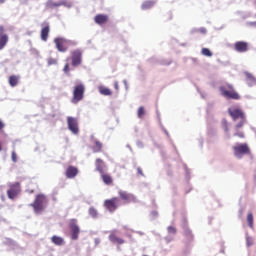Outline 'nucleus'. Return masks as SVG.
<instances>
[{
	"instance_id": "nucleus-18",
	"label": "nucleus",
	"mask_w": 256,
	"mask_h": 256,
	"mask_svg": "<svg viewBox=\"0 0 256 256\" xmlns=\"http://www.w3.org/2000/svg\"><path fill=\"white\" fill-rule=\"evenodd\" d=\"M168 235L165 237L167 243H171L174 239L175 235L177 234V229L173 226H168L167 228Z\"/></svg>"
},
{
	"instance_id": "nucleus-9",
	"label": "nucleus",
	"mask_w": 256,
	"mask_h": 256,
	"mask_svg": "<svg viewBox=\"0 0 256 256\" xmlns=\"http://www.w3.org/2000/svg\"><path fill=\"white\" fill-rule=\"evenodd\" d=\"M49 33H51V25L49 22H43L41 24L40 38L42 41L47 42L49 39Z\"/></svg>"
},
{
	"instance_id": "nucleus-33",
	"label": "nucleus",
	"mask_w": 256,
	"mask_h": 256,
	"mask_svg": "<svg viewBox=\"0 0 256 256\" xmlns=\"http://www.w3.org/2000/svg\"><path fill=\"white\" fill-rule=\"evenodd\" d=\"M246 245L247 247H251L253 245V238H251V236L248 234H246Z\"/></svg>"
},
{
	"instance_id": "nucleus-22",
	"label": "nucleus",
	"mask_w": 256,
	"mask_h": 256,
	"mask_svg": "<svg viewBox=\"0 0 256 256\" xmlns=\"http://www.w3.org/2000/svg\"><path fill=\"white\" fill-rule=\"evenodd\" d=\"M95 165H96V171H99L101 175H103L106 169L105 162H103V160L98 158L96 159Z\"/></svg>"
},
{
	"instance_id": "nucleus-32",
	"label": "nucleus",
	"mask_w": 256,
	"mask_h": 256,
	"mask_svg": "<svg viewBox=\"0 0 256 256\" xmlns=\"http://www.w3.org/2000/svg\"><path fill=\"white\" fill-rule=\"evenodd\" d=\"M89 215L93 219H97V215H98L97 210L95 208H90L89 209Z\"/></svg>"
},
{
	"instance_id": "nucleus-19",
	"label": "nucleus",
	"mask_w": 256,
	"mask_h": 256,
	"mask_svg": "<svg viewBox=\"0 0 256 256\" xmlns=\"http://www.w3.org/2000/svg\"><path fill=\"white\" fill-rule=\"evenodd\" d=\"M94 21L97 25H105V23L109 21V16L105 14H98L95 16Z\"/></svg>"
},
{
	"instance_id": "nucleus-4",
	"label": "nucleus",
	"mask_w": 256,
	"mask_h": 256,
	"mask_svg": "<svg viewBox=\"0 0 256 256\" xmlns=\"http://www.w3.org/2000/svg\"><path fill=\"white\" fill-rule=\"evenodd\" d=\"M219 91L221 93V96L225 97V99H234L236 101L241 99L239 93L233 90L232 85L220 86Z\"/></svg>"
},
{
	"instance_id": "nucleus-48",
	"label": "nucleus",
	"mask_w": 256,
	"mask_h": 256,
	"mask_svg": "<svg viewBox=\"0 0 256 256\" xmlns=\"http://www.w3.org/2000/svg\"><path fill=\"white\" fill-rule=\"evenodd\" d=\"M187 235H191V231L190 230L187 231Z\"/></svg>"
},
{
	"instance_id": "nucleus-47",
	"label": "nucleus",
	"mask_w": 256,
	"mask_h": 256,
	"mask_svg": "<svg viewBox=\"0 0 256 256\" xmlns=\"http://www.w3.org/2000/svg\"><path fill=\"white\" fill-rule=\"evenodd\" d=\"M5 3V0H0V5Z\"/></svg>"
},
{
	"instance_id": "nucleus-12",
	"label": "nucleus",
	"mask_w": 256,
	"mask_h": 256,
	"mask_svg": "<svg viewBox=\"0 0 256 256\" xmlns=\"http://www.w3.org/2000/svg\"><path fill=\"white\" fill-rule=\"evenodd\" d=\"M234 49L237 53H247V51H249V43L245 41H238L234 44Z\"/></svg>"
},
{
	"instance_id": "nucleus-17",
	"label": "nucleus",
	"mask_w": 256,
	"mask_h": 256,
	"mask_svg": "<svg viewBox=\"0 0 256 256\" xmlns=\"http://www.w3.org/2000/svg\"><path fill=\"white\" fill-rule=\"evenodd\" d=\"M82 57H83V54L81 53V51L76 50V51L72 52V64L73 65L81 64Z\"/></svg>"
},
{
	"instance_id": "nucleus-28",
	"label": "nucleus",
	"mask_w": 256,
	"mask_h": 256,
	"mask_svg": "<svg viewBox=\"0 0 256 256\" xmlns=\"http://www.w3.org/2000/svg\"><path fill=\"white\" fill-rule=\"evenodd\" d=\"M102 147H103V144H101V142H99V141H96L95 145L93 147L94 153H99V151H101Z\"/></svg>"
},
{
	"instance_id": "nucleus-39",
	"label": "nucleus",
	"mask_w": 256,
	"mask_h": 256,
	"mask_svg": "<svg viewBox=\"0 0 256 256\" xmlns=\"http://www.w3.org/2000/svg\"><path fill=\"white\" fill-rule=\"evenodd\" d=\"M94 243H95V245H99V243H101V239L95 238Z\"/></svg>"
},
{
	"instance_id": "nucleus-11",
	"label": "nucleus",
	"mask_w": 256,
	"mask_h": 256,
	"mask_svg": "<svg viewBox=\"0 0 256 256\" xmlns=\"http://www.w3.org/2000/svg\"><path fill=\"white\" fill-rule=\"evenodd\" d=\"M104 205L110 213H113L119 207V198H112L110 200H105Z\"/></svg>"
},
{
	"instance_id": "nucleus-1",
	"label": "nucleus",
	"mask_w": 256,
	"mask_h": 256,
	"mask_svg": "<svg viewBox=\"0 0 256 256\" xmlns=\"http://www.w3.org/2000/svg\"><path fill=\"white\" fill-rule=\"evenodd\" d=\"M235 159H243L245 155H251V148L248 143H236L232 146Z\"/></svg>"
},
{
	"instance_id": "nucleus-31",
	"label": "nucleus",
	"mask_w": 256,
	"mask_h": 256,
	"mask_svg": "<svg viewBox=\"0 0 256 256\" xmlns=\"http://www.w3.org/2000/svg\"><path fill=\"white\" fill-rule=\"evenodd\" d=\"M247 223H248V227H250V229H253V214L249 213L247 215Z\"/></svg>"
},
{
	"instance_id": "nucleus-13",
	"label": "nucleus",
	"mask_w": 256,
	"mask_h": 256,
	"mask_svg": "<svg viewBox=\"0 0 256 256\" xmlns=\"http://www.w3.org/2000/svg\"><path fill=\"white\" fill-rule=\"evenodd\" d=\"M19 191H21V188L19 187V183H14L10 186V189L7 191V195L9 199H15L17 195H19Z\"/></svg>"
},
{
	"instance_id": "nucleus-38",
	"label": "nucleus",
	"mask_w": 256,
	"mask_h": 256,
	"mask_svg": "<svg viewBox=\"0 0 256 256\" xmlns=\"http://www.w3.org/2000/svg\"><path fill=\"white\" fill-rule=\"evenodd\" d=\"M63 71H64V73H65L66 75H69V65H66V66L64 67Z\"/></svg>"
},
{
	"instance_id": "nucleus-16",
	"label": "nucleus",
	"mask_w": 256,
	"mask_h": 256,
	"mask_svg": "<svg viewBox=\"0 0 256 256\" xmlns=\"http://www.w3.org/2000/svg\"><path fill=\"white\" fill-rule=\"evenodd\" d=\"M78 173H79V169H77V167H75V166H69L66 169L67 179H75V177H77Z\"/></svg>"
},
{
	"instance_id": "nucleus-40",
	"label": "nucleus",
	"mask_w": 256,
	"mask_h": 256,
	"mask_svg": "<svg viewBox=\"0 0 256 256\" xmlns=\"http://www.w3.org/2000/svg\"><path fill=\"white\" fill-rule=\"evenodd\" d=\"M114 87H115L116 91H119V82H115Z\"/></svg>"
},
{
	"instance_id": "nucleus-35",
	"label": "nucleus",
	"mask_w": 256,
	"mask_h": 256,
	"mask_svg": "<svg viewBox=\"0 0 256 256\" xmlns=\"http://www.w3.org/2000/svg\"><path fill=\"white\" fill-rule=\"evenodd\" d=\"M56 63H57V59L50 58L48 60V65H56Z\"/></svg>"
},
{
	"instance_id": "nucleus-44",
	"label": "nucleus",
	"mask_w": 256,
	"mask_h": 256,
	"mask_svg": "<svg viewBox=\"0 0 256 256\" xmlns=\"http://www.w3.org/2000/svg\"><path fill=\"white\" fill-rule=\"evenodd\" d=\"M201 32H202V33H207V30H206L205 28H203V29L201 30Z\"/></svg>"
},
{
	"instance_id": "nucleus-43",
	"label": "nucleus",
	"mask_w": 256,
	"mask_h": 256,
	"mask_svg": "<svg viewBox=\"0 0 256 256\" xmlns=\"http://www.w3.org/2000/svg\"><path fill=\"white\" fill-rule=\"evenodd\" d=\"M136 233H138V235H145V233H143L141 231H137Z\"/></svg>"
},
{
	"instance_id": "nucleus-21",
	"label": "nucleus",
	"mask_w": 256,
	"mask_h": 256,
	"mask_svg": "<svg viewBox=\"0 0 256 256\" xmlns=\"http://www.w3.org/2000/svg\"><path fill=\"white\" fill-rule=\"evenodd\" d=\"M51 242L54 245H57L58 247H63L65 245V239H63L61 236L54 235L51 237Z\"/></svg>"
},
{
	"instance_id": "nucleus-7",
	"label": "nucleus",
	"mask_w": 256,
	"mask_h": 256,
	"mask_svg": "<svg viewBox=\"0 0 256 256\" xmlns=\"http://www.w3.org/2000/svg\"><path fill=\"white\" fill-rule=\"evenodd\" d=\"M67 125H68L69 131H71L73 135L79 134V120L77 118L68 116Z\"/></svg>"
},
{
	"instance_id": "nucleus-45",
	"label": "nucleus",
	"mask_w": 256,
	"mask_h": 256,
	"mask_svg": "<svg viewBox=\"0 0 256 256\" xmlns=\"http://www.w3.org/2000/svg\"><path fill=\"white\" fill-rule=\"evenodd\" d=\"M123 83H124V85H125V87L127 89V80H124Z\"/></svg>"
},
{
	"instance_id": "nucleus-15",
	"label": "nucleus",
	"mask_w": 256,
	"mask_h": 256,
	"mask_svg": "<svg viewBox=\"0 0 256 256\" xmlns=\"http://www.w3.org/2000/svg\"><path fill=\"white\" fill-rule=\"evenodd\" d=\"M108 239L112 245H123L125 243L123 238L116 236L115 231H110Z\"/></svg>"
},
{
	"instance_id": "nucleus-10",
	"label": "nucleus",
	"mask_w": 256,
	"mask_h": 256,
	"mask_svg": "<svg viewBox=\"0 0 256 256\" xmlns=\"http://www.w3.org/2000/svg\"><path fill=\"white\" fill-rule=\"evenodd\" d=\"M9 43V35L5 34V27L0 26V51H3Z\"/></svg>"
},
{
	"instance_id": "nucleus-26",
	"label": "nucleus",
	"mask_w": 256,
	"mask_h": 256,
	"mask_svg": "<svg viewBox=\"0 0 256 256\" xmlns=\"http://www.w3.org/2000/svg\"><path fill=\"white\" fill-rule=\"evenodd\" d=\"M153 5H155V3H153V1H145L142 4V9L145 11L147 9H151V7H153Z\"/></svg>"
},
{
	"instance_id": "nucleus-29",
	"label": "nucleus",
	"mask_w": 256,
	"mask_h": 256,
	"mask_svg": "<svg viewBox=\"0 0 256 256\" xmlns=\"http://www.w3.org/2000/svg\"><path fill=\"white\" fill-rule=\"evenodd\" d=\"M201 53L204 55V57H213V53L211 50H209V48H202Z\"/></svg>"
},
{
	"instance_id": "nucleus-6",
	"label": "nucleus",
	"mask_w": 256,
	"mask_h": 256,
	"mask_svg": "<svg viewBox=\"0 0 256 256\" xmlns=\"http://www.w3.org/2000/svg\"><path fill=\"white\" fill-rule=\"evenodd\" d=\"M54 43L57 50L61 53H65V51H67V49L69 48V45H75V43H73L71 40L62 37L55 38Z\"/></svg>"
},
{
	"instance_id": "nucleus-36",
	"label": "nucleus",
	"mask_w": 256,
	"mask_h": 256,
	"mask_svg": "<svg viewBox=\"0 0 256 256\" xmlns=\"http://www.w3.org/2000/svg\"><path fill=\"white\" fill-rule=\"evenodd\" d=\"M12 161L13 163H17V154L15 152H12Z\"/></svg>"
},
{
	"instance_id": "nucleus-14",
	"label": "nucleus",
	"mask_w": 256,
	"mask_h": 256,
	"mask_svg": "<svg viewBox=\"0 0 256 256\" xmlns=\"http://www.w3.org/2000/svg\"><path fill=\"white\" fill-rule=\"evenodd\" d=\"M120 198L126 203H137V198L133 194H129L126 191H119Z\"/></svg>"
},
{
	"instance_id": "nucleus-23",
	"label": "nucleus",
	"mask_w": 256,
	"mask_h": 256,
	"mask_svg": "<svg viewBox=\"0 0 256 256\" xmlns=\"http://www.w3.org/2000/svg\"><path fill=\"white\" fill-rule=\"evenodd\" d=\"M65 5V2H54L53 0H48L46 2L47 9H55V7H61Z\"/></svg>"
},
{
	"instance_id": "nucleus-42",
	"label": "nucleus",
	"mask_w": 256,
	"mask_h": 256,
	"mask_svg": "<svg viewBox=\"0 0 256 256\" xmlns=\"http://www.w3.org/2000/svg\"><path fill=\"white\" fill-rule=\"evenodd\" d=\"M3 127H5V124H3L0 120V130L3 129Z\"/></svg>"
},
{
	"instance_id": "nucleus-8",
	"label": "nucleus",
	"mask_w": 256,
	"mask_h": 256,
	"mask_svg": "<svg viewBox=\"0 0 256 256\" xmlns=\"http://www.w3.org/2000/svg\"><path fill=\"white\" fill-rule=\"evenodd\" d=\"M69 227L72 232L71 239H73V241H77V239H79L80 233L79 225L77 224V219H71L69 221Z\"/></svg>"
},
{
	"instance_id": "nucleus-2",
	"label": "nucleus",
	"mask_w": 256,
	"mask_h": 256,
	"mask_svg": "<svg viewBox=\"0 0 256 256\" xmlns=\"http://www.w3.org/2000/svg\"><path fill=\"white\" fill-rule=\"evenodd\" d=\"M48 203L49 198H47L45 194H38L31 206L33 207L36 215H41L42 211L45 209V207H47Z\"/></svg>"
},
{
	"instance_id": "nucleus-37",
	"label": "nucleus",
	"mask_w": 256,
	"mask_h": 256,
	"mask_svg": "<svg viewBox=\"0 0 256 256\" xmlns=\"http://www.w3.org/2000/svg\"><path fill=\"white\" fill-rule=\"evenodd\" d=\"M234 135H235V137H240L241 139H243V137H245L243 132H238V133H235Z\"/></svg>"
},
{
	"instance_id": "nucleus-34",
	"label": "nucleus",
	"mask_w": 256,
	"mask_h": 256,
	"mask_svg": "<svg viewBox=\"0 0 256 256\" xmlns=\"http://www.w3.org/2000/svg\"><path fill=\"white\" fill-rule=\"evenodd\" d=\"M222 126H223L225 133H229V127L227 126V120L222 121Z\"/></svg>"
},
{
	"instance_id": "nucleus-24",
	"label": "nucleus",
	"mask_w": 256,
	"mask_h": 256,
	"mask_svg": "<svg viewBox=\"0 0 256 256\" xmlns=\"http://www.w3.org/2000/svg\"><path fill=\"white\" fill-rule=\"evenodd\" d=\"M9 85H10V87H17V85H19V77L18 76H10L9 77Z\"/></svg>"
},
{
	"instance_id": "nucleus-5",
	"label": "nucleus",
	"mask_w": 256,
	"mask_h": 256,
	"mask_svg": "<svg viewBox=\"0 0 256 256\" xmlns=\"http://www.w3.org/2000/svg\"><path fill=\"white\" fill-rule=\"evenodd\" d=\"M84 95H85V84L80 83L74 87L73 97H72L71 102L74 105H77V103H79V101H83Z\"/></svg>"
},
{
	"instance_id": "nucleus-25",
	"label": "nucleus",
	"mask_w": 256,
	"mask_h": 256,
	"mask_svg": "<svg viewBox=\"0 0 256 256\" xmlns=\"http://www.w3.org/2000/svg\"><path fill=\"white\" fill-rule=\"evenodd\" d=\"M99 93L101 95L109 96L112 95L111 89L105 87V86H99Z\"/></svg>"
},
{
	"instance_id": "nucleus-46",
	"label": "nucleus",
	"mask_w": 256,
	"mask_h": 256,
	"mask_svg": "<svg viewBox=\"0 0 256 256\" xmlns=\"http://www.w3.org/2000/svg\"><path fill=\"white\" fill-rule=\"evenodd\" d=\"M138 173H140V175H143V172L141 171V169H138Z\"/></svg>"
},
{
	"instance_id": "nucleus-41",
	"label": "nucleus",
	"mask_w": 256,
	"mask_h": 256,
	"mask_svg": "<svg viewBox=\"0 0 256 256\" xmlns=\"http://www.w3.org/2000/svg\"><path fill=\"white\" fill-rule=\"evenodd\" d=\"M157 215H158L157 211H152L151 216H152L153 218L157 217Z\"/></svg>"
},
{
	"instance_id": "nucleus-49",
	"label": "nucleus",
	"mask_w": 256,
	"mask_h": 256,
	"mask_svg": "<svg viewBox=\"0 0 256 256\" xmlns=\"http://www.w3.org/2000/svg\"><path fill=\"white\" fill-rule=\"evenodd\" d=\"M254 25H256V22H254Z\"/></svg>"
},
{
	"instance_id": "nucleus-30",
	"label": "nucleus",
	"mask_w": 256,
	"mask_h": 256,
	"mask_svg": "<svg viewBox=\"0 0 256 256\" xmlns=\"http://www.w3.org/2000/svg\"><path fill=\"white\" fill-rule=\"evenodd\" d=\"M102 179H103V181H104V183L106 184V185H111V183H112V179H111V176H109V175H106V174H102Z\"/></svg>"
},
{
	"instance_id": "nucleus-20",
	"label": "nucleus",
	"mask_w": 256,
	"mask_h": 256,
	"mask_svg": "<svg viewBox=\"0 0 256 256\" xmlns=\"http://www.w3.org/2000/svg\"><path fill=\"white\" fill-rule=\"evenodd\" d=\"M246 76V83L249 87H254L256 85V78L249 72H244Z\"/></svg>"
},
{
	"instance_id": "nucleus-3",
	"label": "nucleus",
	"mask_w": 256,
	"mask_h": 256,
	"mask_svg": "<svg viewBox=\"0 0 256 256\" xmlns=\"http://www.w3.org/2000/svg\"><path fill=\"white\" fill-rule=\"evenodd\" d=\"M228 113L234 121L240 119V122L236 125V129H241V127L245 125V115L243 114V111H241V109L236 106H231L230 108H228Z\"/></svg>"
},
{
	"instance_id": "nucleus-27",
	"label": "nucleus",
	"mask_w": 256,
	"mask_h": 256,
	"mask_svg": "<svg viewBox=\"0 0 256 256\" xmlns=\"http://www.w3.org/2000/svg\"><path fill=\"white\" fill-rule=\"evenodd\" d=\"M137 116L138 119H143V117H145V107L141 106L138 108Z\"/></svg>"
}]
</instances>
